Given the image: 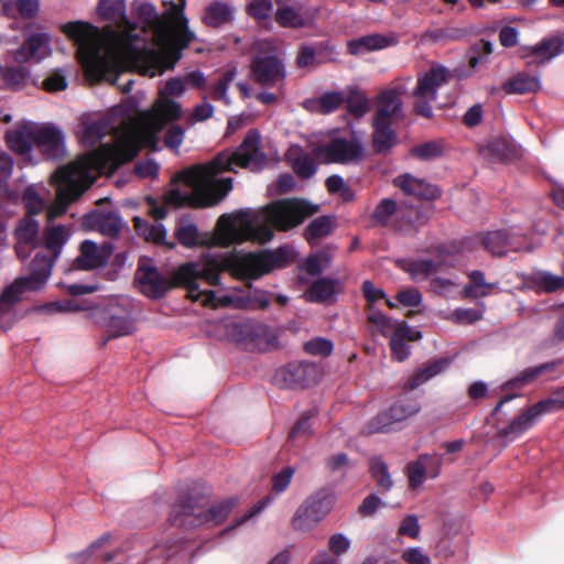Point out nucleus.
<instances>
[{"instance_id": "1", "label": "nucleus", "mask_w": 564, "mask_h": 564, "mask_svg": "<svg viewBox=\"0 0 564 564\" xmlns=\"http://www.w3.org/2000/svg\"><path fill=\"white\" fill-rule=\"evenodd\" d=\"M184 90V79H169L149 110L140 111L130 122L116 131L113 144H104L57 170L52 175V183L57 187L56 197L54 206L47 212L65 210L97 176L111 174L121 164L132 160L141 147L154 149L158 134L165 124L182 117V106L171 97H180Z\"/></svg>"}, {"instance_id": "2", "label": "nucleus", "mask_w": 564, "mask_h": 564, "mask_svg": "<svg viewBox=\"0 0 564 564\" xmlns=\"http://www.w3.org/2000/svg\"><path fill=\"white\" fill-rule=\"evenodd\" d=\"M97 13L118 26L100 31L87 22L76 21L62 25V31L77 44V56L86 73L96 79L115 84L119 73L137 69L142 75L155 76L153 67L164 63L169 54L158 53L139 36L137 25L126 15L123 0H99Z\"/></svg>"}, {"instance_id": "3", "label": "nucleus", "mask_w": 564, "mask_h": 564, "mask_svg": "<svg viewBox=\"0 0 564 564\" xmlns=\"http://www.w3.org/2000/svg\"><path fill=\"white\" fill-rule=\"evenodd\" d=\"M257 130L248 131L235 151H224L206 164L194 165L176 176L182 184L169 189L164 196L167 208H213L232 189V178L221 177L236 169L260 170L267 163Z\"/></svg>"}, {"instance_id": "4", "label": "nucleus", "mask_w": 564, "mask_h": 564, "mask_svg": "<svg viewBox=\"0 0 564 564\" xmlns=\"http://www.w3.org/2000/svg\"><path fill=\"white\" fill-rule=\"evenodd\" d=\"M257 214H221L213 231L202 232L193 224L178 225L174 235L185 248H228L251 241L264 245L273 238V230L289 231L300 226L313 214H263V220Z\"/></svg>"}, {"instance_id": "5", "label": "nucleus", "mask_w": 564, "mask_h": 564, "mask_svg": "<svg viewBox=\"0 0 564 564\" xmlns=\"http://www.w3.org/2000/svg\"><path fill=\"white\" fill-rule=\"evenodd\" d=\"M294 260V251L290 246L276 249H263L248 252L232 260H219L213 256H204L200 262H186L175 271V282L185 288L192 301H199L204 291L199 289V280L210 286L220 284V274L230 270L237 279L257 280L273 270L284 269Z\"/></svg>"}, {"instance_id": "6", "label": "nucleus", "mask_w": 564, "mask_h": 564, "mask_svg": "<svg viewBox=\"0 0 564 564\" xmlns=\"http://www.w3.org/2000/svg\"><path fill=\"white\" fill-rule=\"evenodd\" d=\"M137 17L143 24V32L147 33V29H150L153 42L161 47L154 50L161 54H169L164 63L153 67L155 75L173 68L181 56L180 51L195 39L194 33L187 28V19L182 14V9L171 2L170 8L159 15L154 6L141 3L137 8Z\"/></svg>"}, {"instance_id": "7", "label": "nucleus", "mask_w": 564, "mask_h": 564, "mask_svg": "<svg viewBox=\"0 0 564 564\" xmlns=\"http://www.w3.org/2000/svg\"><path fill=\"white\" fill-rule=\"evenodd\" d=\"M236 498H227L207 507L208 500L199 494L188 492L181 496L172 506L169 521L172 525L193 529L200 525H220L237 506Z\"/></svg>"}, {"instance_id": "8", "label": "nucleus", "mask_w": 564, "mask_h": 564, "mask_svg": "<svg viewBox=\"0 0 564 564\" xmlns=\"http://www.w3.org/2000/svg\"><path fill=\"white\" fill-rule=\"evenodd\" d=\"M449 72L441 65H434L426 72L420 73L416 85L412 90L413 109L425 118L432 117L433 102L436 100L438 89L447 83Z\"/></svg>"}, {"instance_id": "9", "label": "nucleus", "mask_w": 564, "mask_h": 564, "mask_svg": "<svg viewBox=\"0 0 564 564\" xmlns=\"http://www.w3.org/2000/svg\"><path fill=\"white\" fill-rule=\"evenodd\" d=\"M334 496L326 489H319L296 509L292 527L297 531H308L317 525L332 510Z\"/></svg>"}, {"instance_id": "10", "label": "nucleus", "mask_w": 564, "mask_h": 564, "mask_svg": "<svg viewBox=\"0 0 564 564\" xmlns=\"http://www.w3.org/2000/svg\"><path fill=\"white\" fill-rule=\"evenodd\" d=\"M95 322L105 328V337L100 346L117 337L133 333L134 325L130 310L119 303H109L95 313Z\"/></svg>"}, {"instance_id": "11", "label": "nucleus", "mask_w": 564, "mask_h": 564, "mask_svg": "<svg viewBox=\"0 0 564 564\" xmlns=\"http://www.w3.org/2000/svg\"><path fill=\"white\" fill-rule=\"evenodd\" d=\"M256 55L252 62V76L261 85H273L284 77L283 66L273 55L275 45L272 41L263 40L253 44Z\"/></svg>"}, {"instance_id": "12", "label": "nucleus", "mask_w": 564, "mask_h": 564, "mask_svg": "<svg viewBox=\"0 0 564 564\" xmlns=\"http://www.w3.org/2000/svg\"><path fill=\"white\" fill-rule=\"evenodd\" d=\"M316 160L324 164H349L364 155L361 145L356 140L335 138L322 143L313 151Z\"/></svg>"}, {"instance_id": "13", "label": "nucleus", "mask_w": 564, "mask_h": 564, "mask_svg": "<svg viewBox=\"0 0 564 564\" xmlns=\"http://www.w3.org/2000/svg\"><path fill=\"white\" fill-rule=\"evenodd\" d=\"M54 258L44 253H36L30 263V274L17 279L11 285L4 290V296L8 297L11 293L17 294L19 297L24 291H39L45 284L51 275Z\"/></svg>"}, {"instance_id": "14", "label": "nucleus", "mask_w": 564, "mask_h": 564, "mask_svg": "<svg viewBox=\"0 0 564 564\" xmlns=\"http://www.w3.org/2000/svg\"><path fill=\"white\" fill-rule=\"evenodd\" d=\"M318 378L319 371L315 364L294 361L278 369L273 376V382L283 389H297L315 384Z\"/></svg>"}, {"instance_id": "15", "label": "nucleus", "mask_w": 564, "mask_h": 564, "mask_svg": "<svg viewBox=\"0 0 564 564\" xmlns=\"http://www.w3.org/2000/svg\"><path fill=\"white\" fill-rule=\"evenodd\" d=\"M135 280L140 285V291L148 297L159 300L165 296L166 292L174 286H180L175 282V274L172 279L163 275L156 267L151 264H139L135 272Z\"/></svg>"}, {"instance_id": "16", "label": "nucleus", "mask_w": 564, "mask_h": 564, "mask_svg": "<svg viewBox=\"0 0 564 564\" xmlns=\"http://www.w3.org/2000/svg\"><path fill=\"white\" fill-rule=\"evenodd\" d=\"M543 414L538 403L532 404L511 420L508 425L500 429L496 434V440L500 442L502 447H507L510 443L531 430Z\"/></svg>"}, {"instance_id": "17", "label": "nucleus", "mask_w": 564, "mask_h": 564, "mask_svg": "<svg viewBox=\"0 0 564 564\" xmlns=\"http://www.w3.org/2000/svg\"><path fill=\"white\" fill-rule=\"evenodd\" d=\"M429 220L427 214H371L370 225L412 235Z\"/></svg>"}, {"instance_id": "18", "label": "nucleus", "mask_w": 564, "mask_h": 564, "mask_svg": "<svg viewBox=\"0 0 564 564\" xmlns=\"http://www.w3.org/2000/svg\"><path fill=\"white\" fill-rule=\"evenodd\" d=\"M409 79H400L389 89L377 96V108L373 120L391 122L402 107L401 97L408 90Z\"/></svg>"}, {"instance_id": "19", "label": "nucleus", "mask_w": 564, "mask_h": 564, "mask_svg": "<svg viewBox=\"0 0 564 564\" xmlns=\"http://www.w3.org/2000/svg\"><path fill=\"white\" fill-rule=\"evenodd\" d=\"M113 252L111 242H104L98 246L91 240H84L79 247V256L75 259L74 265L79 270H94L104 267Z\"/></svg>"}, {"instance_id": "20", "label": "nucleus", "mask_w": 564, "mask_h": 564, "mask_svg": "<svg viewBox=\"0 0 564 564\" xmlns=\"http://www.w3.org/2000/svg\"><path fill=\"white\" fill-rule=\"evenodd\" d=\"M315 15L297 2L278 1L274 19L282 28L301 29L313 24Z\"/></svg>"}, {"instance_id": "21", "label": "nucleus", "mask_w": 564, "mask_h": 564, "mask_svg": "<svg viewBox=\"0 0 564 564\" xmlns=\"http://www.w3.org/2000/svg\"><path fill=\"white\" fill-rule=\"evenodd\" d=\"M33 215L34 214H25V217L19 221L14 230L17 239L14 249L20 259L28 258L32 249L41 246L39 237L40 224L32 218Z\"/></svg>"}, {"instance_id": "22", "label": "nucleus", "mask_w": 564, "mask_h": 564, "mask_svg": "<svg viewBox=\"0 0 564 564\" xmlns=\"http://www.w3.org/2000/svg\"><path fill=\"white\" fill-rule=\"evenodd\" d=\"M82 227L86 231H96L108 238H117L122 230L128 229L119 214H84Z\"/></svg>"}, {"instance_id": "23", "label": "nucleus", "mask_w": 564, "mask_h": 564, "mask_svg": "<svg viewBox=\"0 0 564 564\" xmlns=\"http://www.w3.org/2000/svg\"><path fill=\"white\" fill-rule=\"evenodd\" d=\"M394 187L404 195L416 199H435L440 195L438 188L425 178L417 177L411 173H402L392 180Z\"/></svg>"}, {"instance_id": "24", "label": "nucleus", "mask_w": 564, "mask_h": 564, "mask_svg": "<svg viewBox=\"0 0 564 564\" xmlns=\"http://www.w3.org/2000/svg\"><path fill=\"white\" fill-rule=\"evenodd\" d=\"M437 260L432 259H417L410 261L405 271L411 278L419 282L429 279L431 275L437 273L443 264L447 263V257L455 253L449 247L441 245L436 247Z\"/></svg>"}, {"instance_id": "25", "label": "nucleus", "mask_w": 564, "mask_h": 564, "mask_svg": "<svg viewBox=\"0 0 564 564\" xmlns=\"http://www.w3.org/2000/svg\"><path fill=\"white\" fill-rule=\"evenodd\" d=\"M36 123L32 121L19 122L14 129L6 134L8 147L20 155H28L36 144Z\"/></svg>"}, {"instance_id": "26", "label": "nucleus", "mask_w": 564, "mask_h": 564, "mask_svg": "<svg viewBox=\"0 0 564 564\" xmlns=\"http://www.w3.org/2000/svg\"><path fill=\"white\" fill-rule=\"evenodd\" d=\"M421 337V332L410 327L406 322L398 323L390 339L392 357L398 361L408 359L410 356L408 341H415Z\"/></svg>"}, {"instance_id": "27", "label": "nucleus", "mask_w": 564, "mask_h": 564, "mask_svg": "<svg viewBox=\"0 0 564 564\" xmlns=\"http://www.w3.org/2000/svg\"><path fill=\"white\" fill-rule=\"evenodd\" d=\"M51 53L50 37L46 34L31 35L26 42L14 52L13 58L18 63L31 59L41 61Z\"/></svg>"}, {"instance_id": "28", "label": "nucleus", "mask_w": 564, "mask_h": 564, "mask_svg": "<svg viewBox=\"0 0 564 564\" xmlns=\"http://www.w3.org/2000/svg\"><path fill=\"white\" fill-rule=\"evenodd\" d=\"M451 365V359L441 357L427 361L423 367L416 369L414 373L404 382L403 389L412 391L424 384L435 376L445 371Z\"/></svg>"}, {"instance_id": "29", "label": "nucleus", "mask_w": 564, "mask_h": 564, "mask_svg": "<svg viewBox=\"0 0 564 564\" xmlns=\"http://www.w3.org/2000/svg\"><path fill=\"white\" fill-rule=\"evenodd\" d=\"M341 289L343 284L338 280L319 278L304 292V297L310 303H329Z\"/></svg>"}, {"instance_id": "30", "label": "nucleus", "mask_w": 564, "mask_h": 564, "mask_svg": "<svg viewBox=\"0 0 564 564\" xmlns=\"http://www.w3.org/2000/svg\"><path fill=\"white\" fill-rule=\"evenodd\" d=\"M563 364L562 359H555L552 361H547L534 367H529L519 372L516 377L511 378L507 382L502 384V390L507 391L512 388H523L533 381H535L539 377L550 373L558 368Z\"/></svg>"}, {"instance_id": "31", "label": "nucleus", "mask_w": 564, "mask_h": 564, "mask_svg": "<svg viewBox=\"0 0 564 564\" xmlns=\"http://www.w3.org/2000/svg\"><path fill=\"white\" fill-rule=\"evenodd\" d=\"M36 145L47 156L53 158L59 154L63 148L64 138L54 127L36 123Z\"/></svg>"}, {"instance_id": "32", "label": "nucleus", "mask_w": 564, "mask_h": 564, "mask_svg": "<svg viewBox=\"0 0 564 564\" xmlns=\"http://www.w3.org/2000/svg\"><path fill=\"white\" fill-rule=\"evenodd\" d=\"M563 51V41L560 37L545 39L534 46L523 50L524 57H532L533 63L544 64L558 56Z\"/></svg>"}, {"instance_id": "33", "label": "nucleus", "mask_w": 564, "mask_h": 564, "mask_svg": "<svg viewBox=\"0 0 564 564\" xmlns=\"http://www.w3.org/2000/svg\"><path fill=\"white\" fill-rule=\"evenodd\" d=\"M286 159L295 174L302 178L312 177L317 170L314 160L300 147L290 148L286 154Z\"/></svg>"}, {"instance_id": "34", "label": "nucleus", "mask_w": 564, "mask_h": 564, "mask_svg": "<svg viewBox=\"0 0 564 564\" xmlns=\"http://www.w3.org/2000/svg\"><path fill=\"white\" fill-rule=\"evenodd\" d=\"M393 44V39L381 34H370L351 40L348 43V51L352 55H361L371 51L382 50Z\"/></svg>"}, {"instance_id": "35", "label": "nucleus", "mask_w": 564, "mask_h": 564, "mask_svg": "<svg viewBox=\"0 0 564 564\" xmlns=\"http://www.w3.org/2000/svg\"><path fill=\"white\" fill-rule=\"evenodd\" d=\"M368 467L370 477L376 482L377 491L382 495L390 491L394 482L387 463L380 456H373L369 458Z\"/></svg>"}, {"instance_id": "36", "label": "nucleus", "mask_w": 564, "mask_h": 564, "mask_svg": "<svg viewBox=\"0 0 564 564\" xmlns=\"http://www.w3.org/2000/svg\"><path fill=\"white\" fill-rule=\"evenodd\" d=\"M72 236V228L65 225L46 227L43 231L44 247L56 258Z\"/></svg>"}, {"instance_id": "37", "label": "nucleus", "mask_w": 564, "mask_h": 564, "mask_svg": "<svg viewBox=\"0 0 564 564\" xmlns=\"http://www.w3.org/2000/svg\"><path fill=\"white\" fill-rule=\"evenodd\" d=\"M482 247L495 256L506 254L510 242V234L505 229L485 232L480 236Z\"/></svg>"}, {"instance_id": "38", "label": "nucleus", "mask_w": 564, "mask_h": 564, "mask_svg": "<svg viewBox=\"0 0 564 564\" xmlns=\"http://www.w3.org/2000/svg\"><path fill=\"white\" fill-rule=\"evenodd\" d=\"M334 230V223L328 215H321L313 219L304 231L305 240L311 245H316L321 239L329 236Z\"/></svg>"}, {"instance_id": "39", "label": "nucleus", "mask_w": 564, "mask_h": 564, "mask_svg": "<svg viewBox=\"0 0 564 564\" xmlns=\"http://www.w3.org/2000/svg\"><path fill=\"white\" fill-rule=\"evenodd\" d=\"M503 88L509 94H529L536 93L541 89V82L538 77L520 73L511 77Z\"/></svg>"}, {"instance_id": "40", "label": "nucleus", "mask_w": 564, "mask_h": 564, "mask_svg": "<svg viewBox=\"0 0 564 564\" xmlns=\"http://www.w3.org/2000/svg\"><path fill=\"white\" fill-rule=\"evenodd\" d=\"M344 101L345 97L341 93L328 91L316 99L310 100L308 107L312 111L326 115L338 109Z\"/></svg>"}, {"instance_id": "41", "label": "nucleus", "mask_w": 564, "mask_h": 564, "mask_svg": "<svg viewBox=\"0 0 564 564\" xmlns=\"http://www.w3.org/2000/svg\"><path fill=\"white\" fill-rule=\"evenodd\" d=\"M391 122L373 120V147L378 152H383L394 144L395 135L391 129Z\"/></svg>"}, {"instance_id": "42", "label": "nucleus", "mask_w": 564, "mask_h": 564, "mask_svg": "<svg viewBox=\"0 0 564 564\" xmlns=\"http://www.w3.org/2000/svg\"><path fill=\"white\" fill-rule=\"evenodd\" d=\"M133 221L138 232L143 235L148 241H152L156 245H166L170 249H173L175 247L174 242L167 243L165 241L166 230L162 224L156 223L151 225H142L141 219L138 216L133 218Z\"/></svg>"}, {"instance_id": "43", "label": "nucleus", "mask_w": 564, "mask_h": 564, "mask_svg": "<svg viewBox=\"0 0 564 564\" xmlns=\"http://www.w3.org/2000/svg\"><path fill=\"white\" fill-rule=\"evenodd\" d=\"M427 460H431V455L423 454L420 455L415 462H411L406 465L405 471L411 488H417L424 482L427 471L430 470Z\"/></svg>"}, {"instance_id": "44", "label": "nucleus", "mask_w": 564, "mask_h": 564, "mask_svg": "<svg viewBox=\"0 0 564 564\" xmlns=\"http://www.w3.org/2000/svg\"><path fill=\"white\" fill-rule=\"evenodd\" d=\"M2 11L9 17H15L18 13L22 18H32L39 11L37 0H6Z\"/></svg>"}, {"instance_id": "45", "label": "nucleus", "mask_w": 564, "mask_h": 564, "mask_svg": "<svg viewBox=\"0 0 564 564\" xmlns=\"http://www.w3.org/2000/svg\"><path fill=\"white\" fill-rule=\"evenodd\" d=\"M530 282L536 289L546 293H553L564 290V276L555 275L550 272H538L532 274Z\"/></svg>"}, {"instance_id": "46", "label": "nucleus", "mask_w": 564, "mask_h": 564, "mask_svg": "<svg viewBox=\"0 0 564 564\" xmlns=\"http://www.w3.org/2000/svg\"><path fill=\"white\" fill-rule=\"evenodd\" d=\"M232 19L231 9L225 3H213L210 4L204 15L205 24L218 28L223 24L228 23Z\"/></svg>"}, {"instance_id": "47", "label": "nucleus", "mask_w": 564, "mask_h": 564, "mask_svg": "<svg viewBox=\"0 0 564 564\" xmlns=\"http://www.w3.org/2000/svg\"><path fill=\"white\" fill-rule=\"evenodd\" d=\"M261 212H316V207L304 199L286 198L273 202Z\"/></svg>"}, {"instance_id": "48", "label": "nucleus", "mask_w": 564, "mask_h": 564, "mask_svg": "<svg viewBox=\"0 0 564 564\" xmlns=\"http://www.w3.org/2000/svg\"><path fill=\"white\" fill-rule=\"evenodd\" d=\"M389 412L395 423H399L421 410L420 403L415 399H400L395 401L389 409Z\"/></svg>"}, {"instance_id": "49", "label": "nucleus", "mask_w": 564, "mask_h": 564, "mask_svg": "<svg viewBox=\"0 0 564 564\" xmlns=\"http://www.w3.org/2000/svg\"><path fill=\"white\" fill-rule=\"evenodd\" d=\"M345 100L349 113L357 118L365 116L370 109L368 97L358 89H350Z\"/></svg>"}, {"instance_id": "50", "label": "nucleus", "mask_w": 564, "mask_h": 564, "mask_svg": "<svg viewBox=\"0 0 564 564\" xmlns=\"http://www.w3.org/2000/svg\"><path fill=\"white\" fill-rule=\"evenodd\" d=\"M444 147L441 142L429 141L417 144L411 149V154L419 160L429 161L440 158L443 154Z\"/></svg>"}, {"instance_id": "51", "label": "nucleus", "mask_w": 564, "mask_h": 564, "mask_svg": "<svg viewBox=\"0 0 564 564\" xmlns=\"http://www.w3.org/2000/svg\"><path fill=\"white\" fill-rule=\"evenodd\" d=\"M394 424L395 422L392 420L389 410H386L368 422L366 432L367 434L388 433L393 430Z\"/></svg>"}, {"instance_id": "52", "label": "nucleus", "mask_w": 564, "mask_h": 564, "mask_svg": "<svg viewBox=\"0 0 564 564\" xmlns=\"http://www.w3.org/2000/svg\"><path fill=\"white\" fill-rule=\"evenodd\" d=\"M22 202L28 212H41L46 208L45 198L35 185H30L22 194Z\"/></svg>"}, {"instance_id": "53", "label": "nucleus", "mask_w": 564, "mask_h": 564, "mask_svg": "<svg viewBox=\"0 0 564 564\" xmlns=\"http://www.w3.org/2000/svg\"><path fill=\"white\" fill-rule=\"evenodd\" d=\"M312 411L304 412L289 433L290 441L306 440L312 434Z\"/></svg>"}, {"instance_id": "54", "label": "nucleus", "mask_w": 564, "mask_h": 564, "mask_svg": "<svg viewBox=\"0 0 564 564\" xmlns=\"http://www.w3.org/2000/svg\"><path fill=\"white\" fill-rule=\"evenodd\" d=\"M333 349V343L323 337L313 338L304 344V350L313 356L328 357Z\"/></svg>"}, {"instance_id": "55", "label": "nucleus", "mask_w": 564, "mask_h": 564, "mask_svg": "<svg viewBox=\"0 0 564 564\" xmlns=\"http://www.w3.org/2000/svg\"><path fill=\"white\" fill-rule=\"evenodd\" d=\"M538 403L544 414L564 409V386L551 392L550 397Z\"/></svg>"}, {"instance_id": "56", "label": "nucleus", "mask_w": 564, "mask_h": 564, "mask_svg": "<svg viewBox=\"0 0 564 564\" xmlns=\"http://www.w3.org/2000/svg\"><path fill=\"white\" fill-rule=\"evenodd\" d=\"M246 334L251 340L257 341L259 345L262 343L270 345L272 340L275 339L270 327L263 324H253L248 326Z\"/></svg>"}, {"instance_id": "57", "label": "nucleus", "mask_w": 564, "mask_h": 564, "mask_svg": "<svg viewBox=\"0 0 564 564\" xmlns=\"http://www.w3.org/2000/svg\"><path fill=\"white\" fill-rule=\"evenodd\" d=\"M295 470L291 466L282 468L281 471L272 476V490L276 494H281L290 486Z\"/></svg>"}, {"instance_id": "58", "label": "nucleus", "mask_w": 564, "mask_h": 564, "mask_svg": "<svg viewBox=\"0 0 564 564\" xmlns=\"http://www.w3.org/2000/svg\"><path fill=\"white\" fill-rule=\"evenodd\" d=\"M367 311L368 322L373 324L380 330V333L386 336L387 333L392 328V321L386 314L376 310L373 306H370V308Z\"/></svg>"}, {"instance_id": "59", "label": "nucleus", "mask_w": 564, "mask_h": 564, "mask_svg": "<svg viewBox=\"0 0 564 564\" xmlns=\"http://www.w3.org/2000/svg\"><path fill=\"white\" fill-rule=\"evenodd\" d=\"M387 503L382 501L376 494L368 495L359 505L358 512L362 517H372L379 508H384Z\"/></svg>"}, {"instance_id": "60", "label": "nucleus", "mask_w": 564, "mask_h": 564, "mask_svg": "<svg viewBox=\"0 0 564 564\" xmlns=\"http://www.w3.org/2000/svg\"><path fill=\"white\" fill-rule=\"evenodd\" d=\"M67 82L63 70H53L44 80L43 88L48 93L66 89Z\"/></svg>"}, {"instance_id": "61", "label": "nucleus", "mask_w": 564, "mask_h": 564, "mask_svg": "<svg viewBox=\"0 0 564 564\" xmlns=\"http://www.w3.org/2000/svg\"><path fill=\"white\" fill-rule=\"evenodd\" d=\"M361 292L367 301L366 310H369L370 306L382 299H386V293L382 289L377 288L370 280H366L361 284Z\"/></svg>"}, {"instance_id": "62", "label": "nucleus", "mask_w": 564, "mask_h": 564, "mask_svg": "<svg viewBox=\"0 0 564 564\" xmlns=\"http://www.w3.org/2000/svg\"><path fill=\"white\" fill-rule=\"evenodd\" d=\"M107 131V126L102 122L88 124L83 133L82 141L86 145L95 144Z\"/></svg>"}, {"instance_id": "63", "label": "nucleus", "mask_w": 564, "mask_h": 564, "mask_svg": "<svg viewBox=\"0 0 564 564\" xmlns=\"http://www.w3.org/2000/svg\"><path fill=\"white\" fill-rule=\"evenodd\" d=\"M271 0H251L248 4V11L257 20L265 19L272 12Z\"/></svg>"}, {"instance_id": "64", "label": "nucleus", "mask_w": 564, "mask_h": 564, "mask_svg": "<svg viewBox=\"0 0 564 564\" xmlns=\"http://www.w3.org/2000/svg\"><path fill=\"white\" fill-rule=\"evenodd\" d=\"M397 301L409 307H416L422 302V294L419 290L414 288L404 289L397 293L395 295Z\"/></svg>"}]
</instances>
